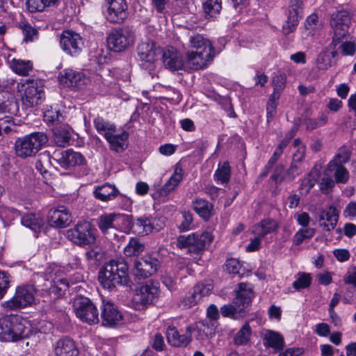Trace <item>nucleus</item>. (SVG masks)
<instances>
[{
	"mask_svg": "<svg viewBox=\"0 0 356 356\" xmlns=\"http://www.w3.org/2000/svg\"><path fill=\"white\" fill-rule=\"evenodd\" d=\"M129 267L122 258L106 263L99 273L98 279L102 286L108 290H113L118 285L127 281Z\"/></svg>",
	"mask_w": 356,
	"mask_h": 356,
	"instance_id": "f257e3e1",
	"label": "nucleus"
},
{
	"mask_svg": "<svg viewBox=\"0 0 356 356\" xmlns=\"http://www.w3.org/2000/svg\"><path fill=\"white\" fill-rule=\"evenodd\" d=\"M253 297L254 293L250 285L241 283L232 303L220 307L222 315L224 317H229L233 319L243 317L248 312V308Z\"/></svg>",
	"mask_w": 356,
	"mask_h": 356,
	"instance_id": "f03ea898",
	"label": "nucleus"
},
{
	"mask_svg": "<svg viewBox=\"0 0 356 356\" xmlns=\"http://www.w3.org/2000/svg\"><path fill=\"white\" fill-rule=\"evenodd\" d=\"M47 141V136L41 131L18 138L14 145L15 154L23 159L35 156Z\"/></svg>",
	"mask_w": 356,
	"mask_h": 356,
	"instance_id": "7ed1b4c3",
	"label": "nucleus"
},
{
	"mask_svg": "<svg viewBox=\"0 0 356 356\" xmlns=\"http://www.w3.org/2000/svg\"><path fill=\"white\" fill-rule=\"evenodd\" d=\"M30 330L17 315H8L0 319V340L17 341L29 337Z\"/></svg>",
	"mask_w": 356,
	"mask_h": 356,
	"instance_id": "20e7f679",
	"label": "nucleus"
},
{
	"mask_svg": "<svg viewBox=\"0 0 356 356\" xmlns=\"http://www.w3.org/2000/svg\"><path fill=\"white\" fill-rule=\"evenodd\" d=\"M130 230L138 236H147L152 232H159L164 226V221L161 218L143 216L134 218L132 216H126V220Z\"/></svg>",
	"mask_w": 356,
	"mask_h": 356,
	"instance_id": "39448f33",
	"label": "nucleus"
},
{
	"mask_svg": "<svg viewBox=\"0 0 356 356\" xmlns=\"http://www.w3.org/2000/svg\"><path fill=\"white\" fill-rule=\"evenodd\" d=\"M159 292V286L157 282H147L135 290L131 300V307L136 310L144 309L158 298Z\"/></svg>",
	"mask_w": 356,
	"mask_h": 356,
	"instance_id": "423d86ee",
	"label": "nucleus"
},
{
	"mask_svg": "<svg viewBox=\"0 0 356 356\" xmlns=\"http://www.w3.org/2000/svg\"><path fill=\"white\" fill-rule=\"evenodd\" d=\"M17 89L20 92L24 104L34 106L41 102L44 97L42 83L39 80L29 79L17 83Z\"/></svg>",
	"mask_w": 356,
	"mask_h": 356,
	"instance_id": "0eeeda50",
	"label": "nucleus"
},
{
	"mask_svg": "<svg viewBox=\"0 0 356 356\" xmlns=\"http://www.w3.org/2000/svg\"><path fill=\"white\" fill-rule=\"evenodd\" d=\"M66 236L72 243L81 247H91L96 241L92 225L88 221L79 222L67 230Z\"/></svg>",
	"mask_w": 356,
	"mask_h": 356,
	"instance_id": "6e6552de",
	"label": "nucleus"
},
{
	"mask_svg": "<svg viewBox=\"0 0 356 356\" xmlns=\"http://www.w3.org/2000/svg\"><path fill=\"white\" fill-rule=\"evenodd\" d=\"M135 41V35L129 27L115 29L107 35L108 47L116 52L128 49Z\"/></svg>",
	"mask_w": 356,
	"mask_h": 356,
	"instance_id": "1a4fd4ad",
	"label": "nucleus"
},
{
	"mask_svg": "<svg viewBox=\"0 0 356 356\" xmlns=\"http://www.w3.org/2000/svg\"><path fill=\"white\" fill-rule=\"evenodd\" d=\"M138 56L142 66L149 71L154 70L161 54L160 47L153 40L141 42L137 47Z\"/></svg>",
	"mask_w": 356,
	"mask_h": 356,
	"instance_id": "9d476101",
	"label": "nucleus"
},
{
	"mask_svg": "<svg viewBox=\"0 0 356 356\" xmlns=\"http://www.w3.org/2000/svg\"><path fill=\"white\" fill-rule=\"evenodd\" d=\"M330 24L333 31L332 44L337 46L348 33L351 24L349 13L344 10L333 13L330 17Z\"/></svg>",
	"mask_w": 356,
	"mask_h": 356,
	"instance_id": "9b49d317",
	"label": "nucleus"
},
{
	"mask_svg": "<svg viewBox=\"0 0 356 356\" xmlns=\"http://www.w3.org/2000/svg\"><path fill=\"white\" fill-rule=\"evenodd\" d=\"M73 309L77 318L88 324L99 322V313L97 307L88 298L77 296L73 302Z\"/></svg>",
	"mask_w": 356,
	"mask_h": 356,
	"instance_id": "f8f14e48",
	"label": "nucleus"
},
{
	"mask_svg": "<svg viewBox=\"0 0 356 356\" xmlns=\"http://www.w3.org/2000/svg\"><path fill=\"white\" fill-rule=\"evenodd\" d=\"M213 240V236L208 232L201 234H191L179 236V248L187 249L189 253L197 254L202 250Z\"/></svg>",
	"mask_w": 356,
	"mask_h": 356,
	"instance_id": "ddd939ff",
	"label": "nucleus"
},
{
	"mask_svg": "<svg viewBox=\"0 0 356 356\" xmlns=\"http://www.w3.org/2000/svg\"><path fill=\"white\" fill-rule=\"evenodd\" d=\"M35 289L32 285H24L17 288L13 298L6 302V307L14 309L31 305L35 302Z\"/></svg>",
	"mask_w": 356,
	"mask_h": 356,
	"instance_id": "4468645a",
	"label": "nucleus"
},
{
	"mask_svg": "<svg viewBox=\"0 0 356 356\" xmlns=\"http://www.w3.org/2000/svg\"><path fill=\"white\" fill-rule=\"evenodd\" d=\"M60 45L67 54L76 56L81 52L84 42L79 33L71 30H65L60 35Z\"/></svg>",
	"mask_w": 356,
	"mask_h": 356,
	"instance_id": "2eb2a0df",
	"label": "nucleus"
},
{
	"mask_svg": "<svg viewBox=\"0 0 356 356\" xmlns=\"http://www.w3.org/2000/svg\"><path fill=\"white\" fill-rule=\"evenodd\" d=\"M303 3L301 0H290L288 7V15L282 30L285 35L293 32L299 24L303 12Z\"/></svg>",
	"mask_w": 356,
	"mask_h": 356,
	"instance_id": "dca6fc26",
	"label": "nucleus"
},
{
	"mask_svg": "<svg viewBox=\"0 0 356 356\" xmlns=\"http://www.w3.org/2000/svg\"><path fill=\"white\" fill-rule=\"evenodd\" d=\"M105 16L111 23H122L127 18L126 0H106Z\"/></svg>",
	"mask_w": 356,
	"mask_h": 356,
	"instance_id": "f3484780",
	"label": "nucleus"
},
{
	"mask_svg": "<svg viewBox=\"0 0 356 356\" xmlns=\"http://www.w3.org/2000/svg\"><path fill=\"white\" fill-rule=\"evenodd\" d=\"M159 261L150 255H145L134 261V274L139 278H146L155 274Z\"/></svg>",
	"mask_w": 356,
	"mask_h": 356,
	"instance_id": "a211bd4d",
	"label": "nucleus"
},
{
	"mask_svg": "<svg viewBox=\"0 0 356 356\" xmlns=\"http://www.w3.org/2000/svg\"><path fill=\"white\" fill-rule=\"evenodd\" d=\"M58 79L62 84L77 90L82 89L89 81L83 73L72 69L63 70Z\"/></svg>",
	"mask_w": 356,
	"mask_h": 356,
	"instance_id": "6ab92c4d",
	"label": "nucleus"
},
{
	"mask_svg": "<svg viewBox=\"0 0 356 356\" xmlns=\"http://www.w3.org/2000/svg\"><path fill=\"white\" fill-rule=\"evenodd\" d=\"M54 159L65 168L82 165L86 163L84 156L78 152L72 149H67L60 152H54Z\"/></svg>",
	"mask_w": 356,
	"mask_h": 356,
	"instance_id": "aec40b11",
	"label": "nucleus"
},
{
	"mask_svg": "<svg viewBox=\"0 0 356 356\" xmlns=\"http://www.w3.org/2000/svg\"><path fill=\"white\" fill-rule=\"evenodd\" d=\"M212 51L190 50L186 54V63L192 70L203 69L211 62Z\"/></svg>",
	"mask_w": 356,
	"mask_h": 356,
	"instance_id": "412c9836",
	"label": "nucleus"
},
{
	"mask_svg": "<svg viewBox=\"0 0 356 356\" xmlns=\"http://www.w3.org/2000/svg\"><path fill=\"white\" fill-rule=\"evenodd\" d=\"M48 222L55 227H65L72 222V216L65 207L60 206L49 211Z\"/></svg>",
	"mask_w": 356,
	"mask_h": 356,
	"instance_id": "4be33fe9",
	"label": "nucleus"
},
{
	"mask_svg": "<svg viewBox=\"0 0 356 356\" xmlns=\"http://www.w3.org/2000/svg\"><path fill=\"white\" fill-rule=\"evenodd\" d=\"M101 317L102 325L113 327L122 323V316L117 307L111 302H103Z\"/></svg>",
	"mask_w": 356,
	"mask_h": 356,
	"instance_id": "5701e85b",
	"label": "nucleus"
},
{
	"mask_svg": "<svg viewBox=\"0 0 356 356\" xmlns=\"http://www.w3.org/2000/svg\"><path fill=\"white\" fill-rule=\"evenodd\" d=\"M196 1L197 0H180V12L182 14L181 19L184 21L183 26L188 29H194L195 24L197 21V17L196 15Z\"/></svg>",
	"mask_w": 356,
	"mask_h": 356,
	"instance_id": "b1692460",
	"label": "nucleus"
},
{
	"mask_svg": "<svg viewBox=\"0 0 356 356\" xmlns=\"http://www.w3.org/2000/svg\"><path fill=\"white\" fill-rule=\"evenodd\" d=\"M56 356H79V350L75 341L70 337L59 339L54 345Z\"/></svg>",
	"mask_w": 356,
	"mask_h": 356,
	"instance_id": "393cba45",
	"label": "nucleus"
},
{
	"mask_svg": "<svg viewBox=\"0 0 356 356\" xmlns=\"http://www.w3.org/2000/svg\"><path fill=\"white\" fill-rule=\"evenodd\" d=\"M126 216L110 213L101 215L97 221V226L102 232L108 233L110 229H117L120 220H125Z\"/></svg>",
	"mask_w": 356,
	"mask_h": 356,
	"instance_id": "a878e982",
	"label": "nucleus"
},
{
	"mask_svg": "<svg viewBox=\"0 0 356 356\" xmlns=\"http://www.w3.org/2000/svg\"><path fill=\"white\" fill-rule=\"evenodd\" d=\"M338 219L339 211L335 207L330 206L320 214L319 224L324 231L330 232L335 228Z\"/></svg>",
	"mask_w": 356,
	"mask_h": 356,
	"instance_id": "bb28decb",
	"label": "nucleus"
},
{
	"mask_svg": "<svg viewBox=\"0 0 356 356\" xmlns=\"http://www.w3.org/2000/svg\"><path fill=\"white\" fill-rule=\"evenodd\" d=\"M175 170L174 173L172 175L168 181L165 183V184L163 186V188L155 193H154L152 196L154 200H157L159 202H164L168 200L167 196L170 193V191H173L175 187L178 185V177H177V170H178V163L174 165Z\"/></svg>",
	"mask_w": 356,
	"mask_h": 356,
	"instance_id": "cd10ccee",
	"label": "nucleus"
},
{
	"mask_svg": "<svg viewBox=\"0 0 356 356\" xmlns=\"http://www.w3.org/2000/svg\"><path fill=\"white\" fill-rule=\"evenodd\" d=\"M161 58L165 68L172 72L178 70V51L176 47L167 46L163 51Z\"/></svg>",
	"mask_w": 356,
	"mask_h": 356,
	"instance_id": "c85d7f7f",
	"label": "nucleus"
},
{
	"mask_svg": "<svg viewBox=\"0 0 356 356\" xmlns=\"http://www.w3.org/2000/svg\"><path fill=\"white\" fill-rule=\"evenodd\" d=\"M128 132L123 131L119 134L112 133L106 138L111 150L122 152L127 147Z\"/></svg>",
	"mask_w": 356,
	"mask_h": 356,
	"instance_id": "c756f323",
	"label": "nucleus"
},
{
	"mask_svg": "<svg viewBox=\"0 0 356 356\" xmlns=\"http://www.w3.org/2000/svg\"><path fill=\"white\" fill-rule=\"evenodd\" d=\"M335 47L331 44L330 47L325 48L318 54L316 65L319 70H325L332 65V58L337 54Z\"/></svg>",
	"mask_w": 356,
	"mask_h": 356,
	"instance_id": "7c9ffc66",
	"label": "nucleus"
},
{
	"mask_svg": "<svg viewBox=\"0 0 356 356\" xmlns=\"http://www.w3.org/2000/svg\"><path fill=\"white\" fill-rule=\"evenodd\" d=\"M264 345L273 348L275 352L282 350L285 346L283 337L272 330L267 331L264 334Z\"/></svg>",
	"mask_w": 356,
	"mask_h": 356,
	"instance_id": "2f4dec72",
	"label": "nucleus"
},
{
	"mask_svg": "<svg viewBox=\"0 0 356 356\" xmlns=\"http://www.w3.org/2000/svg\"><path fill=\"white\" fill-rule=\"evenodd\" d=\"M118 193L119 191L117 188L109 184L97 186L94 191L95 197L103 202H108L114 199Z\"/></svg>",
	"mask_w": 356,
	"mask_h": 356,
	"instance_id": "473e14b6",
	"label": "nucleus"
},
{
	"mask_svg": "<svg viewBox=\"0 0 356 356\" xmlns=\"http://www.w3.org/2000/svg\"><path fill=\"white\" fill-rule=\"evenodd\" d=\"M278 227L277 222L270 218L264 219L252 227V233L264 238L267 234L275 231Z\"/></svg>",
	"mask_w": 356,
	"mask_h": 356,
	"instance_id": "72a5a7b5",
	"label": "nucleus"
},
{
	"mask_svg": "<svg viewBox=\"0 0 356 356\" xmlns=\"http://www.w3.org/2000/svg\"><path fill=\"white\" fill-rule=\"evenodd\" d=\"M188 47L194 51H213L211 42L200 34L190 36Z\"/></svg>",
	"mask_w": 356,
	"mask_h": 356,
	"instance_id": "f704fd0d",
	"label": "nucleus"
},
{
	"mask_svg": "<svg viewBox=\"0 0 356 356\" xmlns=\"http://www.w3.org/2000/svg\"><path fill=\"white\" fill-rule=\"evenodd\" d=\"M213 206L206 200L197 199L193 202V209L204 220H208L212 216Z\"/></svg>",
	"mask_w": 356,
	"mask_h": 356,
	"instance_id": "c9c22d12",
	"label": "nucleus"
},
{
	"mask_svg": "<svg viewBox=\"0 0 356 356\" xmlns=\"http://www.w3.org/2000/svg\"><path fill=\"white\" fill-rule=\"evenodd\" d=\"M10 66L13 72L20 76H27L33 70V63L31 60L13 58Z\"/></svg>",
	"mask_w": 356,
	"mask_h": 356,
	"instance_id": "e433bc0d",
	"label": "nucleus"
},
{
	"mask_svg": "<svg viewBox=\"0 0 356 356\" xmlns=\"http://www.w3.org/2000/svg\"><path fill=\"white\" fill-rule=\"evenodd\" d=\"M21 223L35 232L40 230L44 224L43 219L34 213H29L21 218Z\"/></svg>",
	"mask_w": 356,
	"mask_h": 356,
	"instance_id": "4c0bfd02",
	"label": "nucleus"
},
{
	"mask_svg": "<svg viewBox=\"0 0 356 356\" xmlns=\"http://www.w3.org/2000/svg\"><path fill=\"white\" fill-rule=\"evenodd\" d=\"M144 250L145 245L138 238L132 237L124 247V254L127 257H135L142 253Z\"/></svg>",
	"mask_w": 356,
	"mask_h": 356,
	"instance_id": "58836bf2",
	"label": "nucleus"
},
{
	"mask_svg": "<svg viewBox=\"0 0 356 356\" xmlns=\"http://www.w3.org/2000/svg\"><path fill=\"white\" fill-rule=\"evenodd\" d=\"M94 125L98 133L104 135L106 138L115 131V126L102 118H95Z\"/></svg>",
	"mask_w": 356,
	"mask_h": 356,
	"instance_id": "ea45409f",
	"label": "nucleus"
},
{
	"mask_svg": "<svg viewBox=\"0 0 356 356\" xmlns=\"http://www.w3.org/2000/svg\"><path fill=\"white\" fill-rule=\"evenodd\" d=\"M54 141L59 147H65L70 143L71 134L65 128H56L54 131Z\"/></svg>",
	"mask_w": 356,
	"mask_h": 356,
	"instance_id": "a19ab883",
	"label": "nucleus"
},
{
	"mask_svg": "<svg viewBox=\"0 0 356 356\" xmlns=\"http://www.w3.org/2000/svg\"><path fill=\"white\" fill-rule=\"evenodd\" d=\"M252 334L251 328L249 324L245 323L234 337V343L236 346H245L250 340Z\"/></svg>",
	"mask_w": 356,
	"mask_h": 356,
	"instance_id": "79ce46f5",
	"label": "nucleus"
},
{
	"mask_svg": "<svg viewBox=\"0 0 356 356\" xmlns=\"http://www.w3.org/2000/svg\"><path fill=\"white\" fill-rule=\"evenodd\" d=\"M59 0H27L26 5L30 12H41L45 8L56 5Z\"/></svg>",
	"mask_w": 356,
	"mask_h": 356,
	"instance_id": "37998d69",
	"label": "nucleus"
},
{
	"mask_svg": "<svg viewBox=\"0 0 356 356\" xmlns=\"http://www.w3.org/2000/svg\"><path fill=\"white\" fill-rule=\"evenodd\" d=\"M286 77L284 74L275 75L272 79L273 92L270 95L273 98H280L281 94L286 86Z\"/></svg>",
	"mask_w": 356,
	"mask_h": 356,
	"instance_id": "c03bdc74",
	"label": "nucleus"
},
{
	"mask_svg": "<svg viewBox=\"0 0 356 356\" xmlns=\"http://www.w3.org/2000/svg\"><path fill=\"white\" fill-rule=\"evenodd\" d=\"M231 170L227 161L220 165L214 174V179L221 184H227L230 179Z\"/></svg>",
	"mask_w": 356,
	"mask_h": 356,
	"instance_id": "a18cd8bd",
	"label": "nucleus"
},
{
	"mask_svg": "<svg viewBox=\"0 0 356 356\" xmlns=\"http://www.w3.org/2000/svg\"><path fill=\"white\" fill-rule=\"evenodd\" d=\"M225 270L229 274L238 275L242 277L245 274V268H243L240 261L236 259H229L226 261Z\"/></svg>",
	"mask_w": 356,
	"mask_h": 356,
	"instance_id": "49530a36",
	"label": "nucleus"
},
{
	"mask_svg": "<svg viewBox=\"0 0 356 356\" xmlns=\"http://www.w3.org/2000/svg\"><path fill=\"white\" fill-rule=\"evenodd\" d=\"M331 171L334 172V177L336 183L346 184L349 179L348 170L341 164L333 165Z\"/></svg>",
	"mask_w": 356,
	"mask_h": 356,
	"instance_id": "de8ad7c7",
	"label": "nucleus"
},
{
	"mask_svg": "<svg viewBox=\"0 0 356 356\" xmlns=\"http://www.w3.org/2000/svg\"><path fill=\"white\" fill-rule=\"evenodd\" d=\"M203 9L207 16L213 17L220 13L221 3L218 0H207L203 3Z\"/></svg>",
	"mask_w": 356,
	"mask_h": 356,
	"instance_id": "09e8293b",
	"label": "nucleus"
},
{
	"mask_svg": "<svg viewBox=\"0 0 356 356\" xmlns=\"http://www.w3.org/2000/svg\"><path fill=\"white\" fill-rule=\"evenodd\" d=\"M312 283V277L309 273H298L297 279L293 283V287L299 291L302 289L308 288Z\"/></svg>",
	"mask_w": 356,
	"mask_h": 356,
	"instance_id": "8fccbe9b",
	"label": "nucleus"
},
{
	"mask_svg": "<svg viewBox=\"0 0 356 356\" xmlns=\"http://www.w3.org/2000/svg\"><path fill=\"white\" fill-rule=\"evenodd\" d=\"M43 118L48 124H56L60 122L63 117L58 110L51 108L44 112Z\"/></svg>",
	"mask_w": 356,
	"mask_h": 356,
	"instance_id": "3c124183",
	"label": "nucleus"
},
{
	"mask_svg": "<svg viewBox=\"0 0 356 356\" xmlns=\"http://www.w3.org/2000/svg\"><path fill=\"white\" fill-rule=\"evenodd\" d=\"M327 117L325 114H321L316 118H308L305 120L304 124H305L307 130H314L319 127L326 124Z\"/></svg>",
	"mask_w": 356,
	"mask_h": 356,
	"instance_id": "603ef678",
	"label": "nucleus"
},
{
	"mask_svg": "<svg viewBox=\"0 0 356 356\" xmlns=\"http://www.w3.org/2000/svg\"><path fill=\"white\" fill-rule=\"evenodd\" d=\"M314 233L313 228L306 227L300 229L294 236V243L297 245H300L304 240L313 237Z\"/></svg>",
	"mask_w": 356,
	"mask_h": 356,
	"instance_id": "864d4df0",
	"label": "nucleus"
},
{
	"mask_svg": "<svg viewBox=\"0 0 356 356\" xmlns=\"http://www.w3.org/2000/svg\"><path fill=\"white\" fill-rule=\"evenodd\" d=\"M195 227L193 224V214L189 211H183L181 213V220L179 225V231H188Z\"/></svg>",
	"mask_w": 356,
	"mask_h": 356,
	"instance_id": "5fc2aeb1",
	"label": "nucleus"
},
{
	"mask_svg": "<svg viewBox=\"0 0 356 356\" xmlns=\"http://www.w3.org/2000/svg\"><path fill=\"white\" fill-rule=\"evenodd\" d=\"M18 109L16 100L12 97L4 101L0 102V112L15 114Z\"/></svg>",
	"mask_w": 356,
	"mask_h": 356,
	"instance_id": "6e6d98bb",
	"label": "nucleus"
},
{
	"mask_svg": "<svg viewBox=\"0 0 356 356\" xmlns=\"http://www.w3.org/2000/svg\"><path fill=\"white\" fill-rule=\"evenodd\" d=\"M19 27L24 35V41L26 42L33 41L37 36V30L32 27L30 24L21 23L19 24Z\"/></svg>",
	"mask_w": 356,
	"mask_h": 356,
	"instance_id": "4d7b16f0",
	"label": "nucleus"
},
{
	"mask_svg": "<svg viewBox=\"0 0 356 356\" xmlns=\"http://www.w3.org/2000/svg\"><path fill=\"white\" fill-rule=\"evenodd\" d=\"M350 159V153L346 149H341L334 158L330 161L328 168L331 169L333 165L339 164L343 165L348 162Z\"/></svg>",
	"mask_w": 356,
	"mask_h": 356,
	"instance_id": "13d9d810",
	"label": "nucleus"
},
{
	"mask_svg": "<svg viewBox=\"0 0 356 356\" xmlns=\"http://www.w3.org/2000/svg\"><path fill=\"white\" fill-rule=\"evenodd\" d=\"M280 98H273V96H270L268 102L266 105V117L267 122H269L274 118L277 113V100Z\"/></svg>",
	"mask_w": 356,
	"mask_h": 356,
	"instance_id": "bf43d9fd",
	"label": "nucleus"
},
{
	"mask_svg": "<svg viewBox=\"0 0 356 356\" xmlns=\"http://www.w3.org/2000/svg\"><path fill=\"white\" fill-rule=\"evenodd\" d=\"M305 26L307 30L315 31L322 26L321 22L319 21L318 17L316 14L313 13L307 17Z\"/></svg>",
	"mask_w": 356,
	"mask_h": 356,
	"instance_id": "052dcab7",
	"label": "nucleus"
},
{
	"mask_svg": "<svg viewBox=\"0 0 356 356\" xmlns=\"http://www.w3.org/2000/svg\"><path fill=\"white\" fill-rule=\"evenodd\" d=\"M212 285L211 284H197L193 289V292L196 295L197 298H201L205 296H207L212 289Z\"/></svg>",
	"mask_w": 356,
	"mask_h": 356,
	"instance_id": "680f3d73",
	"label": "nucleus"
},
{
	"mask_svg": "<svg viewBox=\"0 0 356 356\" xmlns=\"http://www.w3.org/2000/svg\"><path fill=\"white\" fill-rule=\"evenodd\" d=\"M316 179L312 174H308L302 181L300 189L305 191L306 193H309L310 190L315 186Z\"/></svg>",
	"mask_w": 356,
	"mask_h": 356,
	"instance_id": "e2e57ef3",
	"label": "nucleus"
},
{
	"mask_svg": "<svg viewBox=\"0 0 356 356\" xmlns=\"http://www.w3.org/2000/svg\"><path fill=\"white\" fill-rule=\"evenodd\" d=\"M343 281L345 284L353 285L356 288V266H353L348 268L343 276Z\"/></svg>",
	"mask_w": 356,
	"mask_h": 356,
	"instance_id": "0e129e2a",
	"label": "nucleus"
},
{
	"mask_svg": "<svg viewBox=\"0 0 356 356\" xmlns=\"http://www.w3.org/2000/svg\"><path fill=\"white\" fill-rule=\"evenodd\" d=\"M9 284L10 275L7 273L0 270V298L6 293Z\"/></svg>",
	"mask_w": 356,
	"mask_h": 356,
	"instance_id": "69168bd1",
	"label": "nucleus"
},
{
	"mask_svg": "<svg viewBox=\"0 0 356 356\" xmlns=\"http://www.w3.org/2000/svg\"><path fill=\"white\" fill-rule=\"evenodd\" d=\"M168 343L177 347L178 346V331L175 326H169L166 332Z\"/></svg>",
	"mask_w": 356,
	"mask_h": 356,
	"instance_id": "338daca9",
	"label": "nucleus"
},
{
	"mask_svg": "<svg viewBox=\"0 0 356 356\" xmlns=\"http://www.w3.org/2000/svg\"><path fill=\"white\" fill-rule=\"evenodd\" d=\"M284 168L283 165H277L274 170L273 174L271 175V179L276 183L280 184L283 180L287 178L284 175Z\"/></svg>",
	"mask_w": 356,
	"mask_h": 356,
	"instance_id": "774afa93",
	"label": "nucleus"
}]
</instances>
